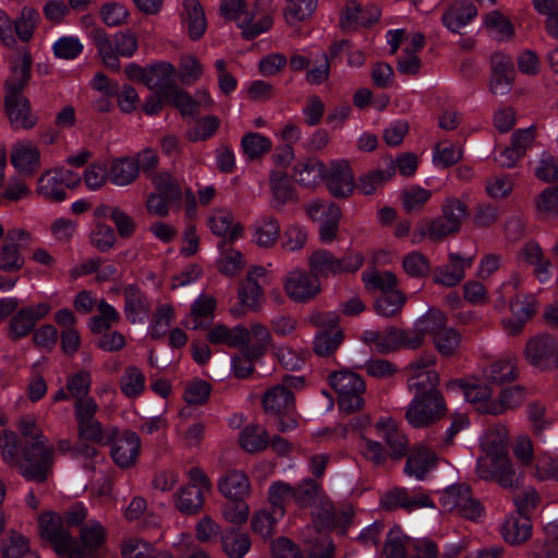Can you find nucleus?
Returning a JSON list of instances; mask_svg holds the SVG:
<instances>
[{
	"instance_id": "bf43d9fd",
	"label": "nucleus",
	"mask_w": 558,
	"mask_h": 558,
	"mask_svg": "<svg viewBox=\"0 0 558 558\" xmlns=\"http://www.w3.org/2000/svg\"><path fill=\"white\" fill-rule=\"evenodd\" d=\"M156 192L162 193L170 199H180L182 196L181 183L167 171L156 172L149 178Z\"/></svg>"
},
{
	"instance_id": "b1692460",
	"label": "nucleus",
	"mask_w": 558,
	"mask_h": 558,
	"mask_svg": "<svg viewBox=\"0 0 558 558\" xmlns=\"http://www.w3.org/2000/svg\"><path fill=\"white\" fill-rule=\"evenodd\" d=\"M209 230L226 241L233 242L242 236L243 228L234 222L232 213L226 208H218L210 213L207 219Z\"/></svg>"
},
{
	"instance_id": "f8f14e48",
	"label": "nucleus",
	"mask_w": 558,
	"mask_h": 558,
	"mask_svg": "<svg viewBox=\"0 0 558 558\" xmlns=\"http://www.w3.org/2000/svg\"><path fill=\"white\" fill-rule=\"evenodd\" d=\"M283 289L292 301L305 303L319 294L322 283L311 270L298 268L286 276Z\"/></svg>"
},
{
	"instance_id": "2eb2a0df",
	"label": "nucleus",
	"mask_w": 558,
	"mask_h": 558,
	"mask_svg": "<svg viewBox=\"0 0 558 558\" xmlns=\"http://www.w3.org/2000/svg\"><path fill=\"white\" fill-rule=\"evenodd\" d=\"M245 335L242 336L239 347L243 354L251 360H258L265 355L272 343L269 329L262 323L254 322L248 327L242 325Z\"/></svg>"
},
{
	"instance_id": "13d9d810",
	"label": "nucleus",
	"mask_w": 558,
	"mask_h": 558,
	"mask_svg": "<svg viewBox=\"0 0 558 558\" xmlns=\"http://www.w3.org/2000/svg\"><path fill=\"white\" fill-rule=\"evenodd\" d=\"M225 553L230 558H242L251 548V539L244 533L226 532L221 537Z\"/></svg>"
},
{
	"instance_id": "69168bd1",
	"label": "nucleus",
	"mask_w": 558,
	"mask_h": 558,
	"mask_svg": "<svg viewBox=\"0 0 558 558\" xmlns=\"http://www.w3.org/2000/svg\"><path fill=\"white\" fill-rule=\"evenodd\" d=\"M216 301L210 295L202 294L199 295L193 303L191 308V319L192 323L187 322V324H192L193 329L201 328L204 324V320L211 317V314L215 310Z\"/></svg>"
},
{
	"instance_id": "a878e982",
	"label": "nucleus",
	"mask_w": 558,
	"mask_h": 558,
	"mask_svg": "<svg viewBox=\"0 0 558 558\" xmlns=\"http://www.w3.org/2000/svg\"><path fill=\"white\" fill-rule=\"evenodd\" d=\"M377 428L388 448V454L396 460L407 456L409 451V440L404 433L398 427L392 418L379 421Z\"/></svg>"
},
{
	"instance_id": "3c124183",
	"label": "nucleus",
	"mask_w": 558,
	"mask_h": 558,
	"mask_svg": "<svg viewBox=\"0 0 558 558\" xmlns=\"http://www.w3.org/2000/svg\"><path fill=\"white\" fill-rule=\"evenodd\" d=\"M123 558H173L168 551H157L147 542L131 537L122 545Z\"/></svg>"
},
{
	"instance_id": "20e7f679",
	"label": "nucleus",
	"mask_w": 558,
	"mask_h": 558,
	"mask_svg": "<svg viewBox=\"0 0 558 558\" xmlns=\"http://www.w3.org/2000/svg\"><path fill=\"white\" fill-rule=\"evenodd\" d=\"M94 41L104 63L111 69L119 68V58H130L137 50V37L130 31L108 36L101 28L93 32Z\"/></svg>"
},
{
	"instance_id": "6ab92c4d",
	"label": "nucleus",
	"mask_w": 558,
	"mask_h": 558,
	"mask_svg": "<svg viewBox=\"0 0 558 558\" xmlns=\"http://www.w3.org/2000/svg\"><path fill=\"white\" fill-rule=\"evenodd\" d=\"M303 380L300 377H289L283 385H276L268 389L263 398L264 410L276 415L288 414L293 408V396L288 386H298Z\"/></svg>"
},
{
	"instance_id": "09e8293b",
	"label": "nucleus",
	"mask_w": 558,
	"mask_h": 558,
	"mask_svg": "<svg viewBox=\"0 0 558 558\" xmlns=\"http://www.w3.org/2000/svg\"><path fill=\"white\" fill-rule=\"evenodd\" d=\"M272 17L268 13H257L250 11L240 20L238 26L242 29L245 38L252 39L262 33L268 31L272 25Z\"/></svg>"
},
{
	"instance_id": "f257e3e1",
	"label": "nucleus",
	"mask_w": 558,
	"mask_h": 558,
	"mask_svg": "<svg viewBox=\"0 0 558 558\" xmlns=\"http://www.w3.org/2000/svg\"><path fill=\"white\" fill-rule=\"evenodd\" d=\"M19 430L26 441L25 448L21 447L14 432L5 430L0 442L2 459L8 465L17 469L25 480L43 483L51 473L56 448L32 416L20 420Z\"/></svg>"
},
{
	"instance_id": "774afa93",
	"label": "nucleus",
	"mask_w": 558,
	"mask_h": 558,
	"mask_svg": "<svg viewBox=\"0 0 558 558\" xmlns=\"http://www.w3.org/2000/svg\"><path fill=\"white\" fill-rule=\"evenodd\" d=\"M28 541L19 533H11L1 545L3 558H23L31 553Z\"/></svg>"
},
{
	"instance_id": "ddd939ff",
	"label": "nucleus",
	"mask_w": 558,
	"mask_h": 558,
	"mask_svg": "<svg viewBox=\"0 0 558 558\" xmlns=\"http://www.w3.org/2000/svg\"><path fill=\"white\" fill-rule=\"evenodd\" d=\"M39 531L44 539L48 541L58 555H66L73 538L65 530L60 515L46 512L39 517Z\"/></svg>"
},
{
	"instance_id": "f704fd0d",
	"label": "nucleus",
	"mask_w": 558,
	"mask_h": 558,
	"mask_svg": "<svg viewBox=\"0 0 558 558\" xmlns=\"http://www.w3.org/2000/svg\"><path fill=\"white\" fill-rule=\"evenodd\" d=\"M124 312L128 320L132 324L145 323L150 311V304L145 295L130 286L124 290Z\"/></svg>"
},
{
	"instance_id": "0e129e2a",
	"label": "nucleus",
	"mask_w": 558,
	"mask_h": 558,
	"mask_svg": "<svg viewBox=\"0 0 558 558\" xmlns=\"http://www.w3.org/2000/svg\"><path fill=\"white\" fill-rule=\"evenodd\" d=\"M439 383V375L437 372L420 373L416 375H409L408 388L414 395H428L432 392H440L437 389Z\"/></svg>"
},
{
	"instance_id": "0eeeda50",
	"label": "nucleus",
	"mask_w": 558,
	"mask_h": 558,
	"mask_svg": "<svg viewBox=\"0 0 558 558\" xmlns=\"http://www.w3.org/2000/svg\"><path fill=\"white\" fill-rule=\"evenodd\" d=\"M447 411L440 392L414 395L405 411L407 422L414 428L433 425L445 416Z\"/></svg>"
},
{
	"instance_id": "ea45409f",
	"label": "nucleus",
	"mask_w": 558,
	"mask_h": 558,
	"mask_svg": "<svg viewBox=\"0 0 558 558\" xmlns=\"http://www.w3.org/2000/svg\"><path fill=\"white\" fill-rule=\"evenodd\" d=\"M239 301L241 308L234 310L235 315H242L245 311H257L264 301L262 287L255 280L246 279L239 288Z\"/></svg>"
},
{
	"instance_id": "412c9836",
	"label": "nucleus",
	"mask_w": 558,
	"mask_h": 558,
	"mask_svg": "<svg viewBox=\"0 0 558 558\" xmlns=\"http://www.w3.org/2000/svg\"><path fill=\"white\" fill-rule=\"evenodd\" d=\"M51 311V306L47 302L21 308L10 322V337L19 339L28 335L35 324L43 319Z\"/></svg>"
},
{
	"instance_id": "a19ab883",
	"label": "nucleus",
	"mask_w": 558,
	"mask_h": 558,
	"mask_svg": "<svg viewBox=\"0 0 558 558\" xmlns=\"http://www.w3.org/2000/svg\"><path fill=\"white\" fill-rule=\"evenodd\" d=\"M280 227L272 216H262L254 223L253 241L259 247H270L278 240Z\"/></svg>"
},
{
	"instance_id": "4d7b16f0",
	"label": "nucleus",
	"mask_w": 558,
	"mask_h": 558,
	"mask_svg": "<svg viewBox=\"0 0 558 558\" xmlns=\"http://www.w3.org/2000/svg\"><path fill=\"white\" fill-rule=\"evenodd\" d=\"M317 8V0H287L284 19L290 25H295L308 19Z\"/></svg>"
},
{
	"instance_id": "1a4fd4ad",
	"label": "nucleus",
	"mask_w": 558,
	"mask_h": 558,
	"mask_svg": "<svg viewBox=\"0 0 558 558\" xmlns=\"http://www.w3.org/2000/svg\"><path fill=\"white\" fill-rule=\"evenodd\" d=\"M440 506L444 511L454 512L458 515L476 520L482 515L483 507L472 496L471 488L466 484H454L447 487L440 496Z\"/></svg>"
},
{
	"instance_id": "5fc2aeb1",
	"label": "nucleus",
	"mask_w": 558,
	"mask_h": 558,
	"mask_svg": "<svg viewBox=\"0 0 558 558\" xmlns=\"http://www.w3.org/2000/svg\"><path fill=\"white\" fill-rule=\"evenodd\" d=\"M241 147L250 159H257L270 151L272 142L263 134L250 132L242 137Z\"/></svg>"
},
{
	"instance_id": "603ef678",
	"label": "nucleus",
	"mask_w": 558,
	"mask_h": 558,
	"mask_svg": "<svg viewBox=\"0 0 558 558\" xmlns=\"http://www.w3.org/2000/svg\"><path fill=\"white\" fill-rule=\"evenodd\" d=\"M294 486L278 481L270 485L268 489V500L271 509L276 511L277 517H283L286 513V505L293 501Z\"/></svg>"
},
{
	"instance_id": "f3484780",
	"label": "nucleus",
	"mask_w": 558,
	"mask_h": 558,
	"mask_svg": "<svg viewBox=\"0 0 558 558\" xmlns=\"http://www.w3.org/2000/svg\"><path fill=\"white\" fill-rule=\"evenodd\" d=\"M310 270L319 279L336 277L349 269L345 256H336L330 251L319 248L307 258Z\"/></svg>"
},
{
	"instance_id": "864d4df0",
	"label": "nucleus",
	"mask_w": 558,
	"mask_h": 558,
	"mask_svg": "<svg viewBox=\"0 0 558 558\" xmlns=\"http://www.w3.org/2000/svg\"><path fill=\"white\" fill-rule=\"evenodd\" d=\"M268 444L267 432L258 425H247L240 433V445L247 452L262 451Z\"/></svg>"
},
{
	"instance_id": "c756f323",
	"label": "nucleus",
	"mask_w": 558,
	"mask_h": 558,
	"mask_svg": "<svg viewBox=\"0 0 558 558\" xmlns=\"http://www.w3.org/2000/svg\"><path fill=\"white\" fill-rule=\"evenodd\" d=\"M512 318L505 323L511 335L520 333L525 323L535 314V300L533 295H518L511 301Z\"/></svg>"
},
{
	"instance_id": "473e14b6",
	"label": "nucleus",
	"mask_w": 558,
	"mask_h": 558,
	"mask_svg": "<svg viewBox=\"0 0 558 558\" xmlns=\"http://www.w3.org/2000/svg\"><path fill=\"white\" fill-rule=\"evenodd\" d=\"M501 534L505 541L512 545L526 542L532 535L530 517L511 513L501 525Z\"/></svg>"
},
{
	"instance_id": "72a5a7b5",
	"label": "nucleus",
	"mask_w": 558,
	"mask_h": 558,
	"mask_svg": "<svg viewBox=\"0 0 558 558\" xmlns=\"http://www.w3.org/2000/svg\"><path fill=\"white\" fill-rule=\"evenodd\" d=\"M436 454L424 446L415 447L410 454L404 466V472L410 476L423 480L425 474L436 466Z\"/></svg>"
},
{
	"instance_id": "cd10ccee",
	"label": "nucleus",
	"mask_w": 558,
	"mask_h": 558,
	"mask_svg": "<svg viewBox=\"0 0 558 558\" xmlns=\"http://www.w3.org/2000/svg\"><path fill=\"white\" fill-rule=\"evenodd\" d=\"M324 181L330 194L344 198L349 191V162L345 159L331 160L326 165Z\"/></svg>"
},
{
	"instance_id": "8fccbe9b",
	"label": "nucleus",
	"mask_w": 558,
	"mask_h": 558,
	"mask_svg": "<svg viewBox=\"0 0 558 558\" xmlns=\"http://www.w3.org/2000/svg\"><path fill=\"white\" fill-rule=\"evenodd\" d=\"M324 496V492L314 480L305 478L294 486L293 502L300 508L315 507Z\"/></svg>"
},
{
	"instance_id": "a211bd4d",
	"label": "nucleus",
	"mask_w": 558,
	"mask_h": 558,
	"mask_svg": "<svg viewBox=\"0 0 558 558\" xmlns=\"http://www.w3.org/2000/svg\"><path fill=\"white\" fill-rule=\"evenodd\" d=\"M81 544L73 539L68 551L69 558H94V551L105 542L106 533L98 521L87 522L81 530Z\"/></svg>"
},
{
	"instance_id": "4468645a",
	"label": "nucleus",
	"mask_w": 558,
	"mask_h": 558,
	"mask_svg": "<svg viewBox=\"0 0 558 558\" xmlns=\"http://www.w3.org/2000/svg\"><path fill=\"white\" fill-rule=\"evenodd\" d=\"M473 263L474 256L463 257L458 253H449L447 263L434 269V282L447 288L456 287L465 278Z\"/></svg>"
},
{
	"instance_id": "6e6552de",
	"label": "nucleus",
	"mask_w": 558,
	"mask_h": 558,
	"mask_svg": "<svg viewBox=\"0 0 558 558\" xmlns=\"http://www.w3.org/2000/svg\"><path fill=\"white\" fill-rule=\"evenodd\" d=\"M81 183V177L69 169L53 168L45 171L37 181L36 193L50 202H62L66 189H74Z\"/></svg>"
},
{
	"instance_id": "c9c22d12",
	"label": "nucleus",
	"mask_w": 558,
	"mask_h": 558,
	"mask_svg": "<svg viewBox=\"0 0 558 558\" xmlns=\"http://www.w3.org/2000/svg\"><path fill=\"white\" fill-rule=\"evenodd\" d=\"M517 364L511 356H501L483 371L484 378L494 385L511 383L517 378Z\"/></svg>"
},
{
	"instance_id": "4be33fe9",
	"label": "nucleus",
	"mask_w": 558,
	"mask_h": 558,
	"mask_svg": "<svg viewBox=\"0 0 558 558\" xmlns=\"http://www.w3.org/2000/svg\"><path fill=\"white\" fill-rule=\"evenodd\" d=\"M141 438L132 430H124L113 440L111 457L120 468H130L135 464L141 451Z\"/></svg>"
},
{
	"instance_id": "6e6d98bb",
	"label": "nucleus",
	"mask_w": 558,
	"mask_h": 558,
	"mask_svg": "<svg viewBox=\"0 0 558 558\" xmlns=\"http://www.w3.org/2000/svg\"><path fill=\"white\" fill-rule=\"evenodd\" d=\"M165 101L174 106L182 116H194L197 113V102L194 98L179 87H169L163 90Z\"/></svg>"
},
{
	"instance_id": "5701e85b",
	"label": "nucleus",
	"mask_w": 558,
	"mask_h": 558,
	"mask_svg": "<svg viewBox=\"0 0 558 558\" xmlns=\"http://www.w3.org/2000/svg\"><path fill=\"white\" fill-rule=\"evenodd\" d=\"M492 77L489 89L495 95L507 94L514 80V68L511 58L501 52L492 54L490 58Z\"/></svg>"
},
{
	"instance_id": "c03bdc74",
	"label": "nucleus",
	"mask_w": 558,
	"mask_h": 558,
	"mask_svg": "<svg viewBox=\"0 0 558 558\" xmlns=\"http://www.w3.org/2000/svg\"><path fill=\"white\" fill-rule=\"evenodd\" d=\"M362 280L367 290H377L380 294L393 291L399 286L397 276L388 270H365L362 274Z\"/></svg>"
},
{
	"instance_id": "393cba45",
	"label": "nucleus",
	"mask_w": 558,
	"mask_h": 558,
	"mask_svg": "<svg viewBox=\"0 0 558 558\" xmlns=\"http://www.w3.org/2000/svg\"><path fill=\"white\" fill-rule=\"evenodd\" d=\"M141 73V81L151 90H166L174 81L175 68L166 61L157 62L145 69L135 68Z\"/></svg>"
},
{
	"instance_id": "e2e57ef3",
	"label": "nucleus",
	"mask_w": 558,
	"mask_h": 558,
	"mask_svg": "<svg viewBox=\"0 0 558 558\" xmlns=\"http://www.w3.org/2000/svg\"><path fill=\"white\" fill-rule=\"evenodd\" d=\"M173 317L174 308L170 304L158 305L148 327L149 336L154 339L163 337Z\"/></svg>"
},
{
	"instance_id": "7c9ffc66",
	"label": "nucleus",
	"mask_w": 558,
	"mask_h": 558,
	"mask_svg": "<svg viewBox=\"0 0 558 558\" xmlns=\"http://www.w3.org/2000/svg\"><path fill=\"white\" fill-rule=\"evenodd\" d=\"M477 15L476 7L466 0L452 3L442 14V24L451 32H459Z\"/></svg>"
},
{
	"instance_id": "39448f33",
	"label": "nucleus",
	"mask_w": 558,
	"mask_h": 558,
	"mask_svg": "<svg viewBox=\"0 0 558 558\" xmlns=\"http://www.w3.org/2000/svg\"><path fill=\"white\" fill-rule=\"evenodd\" d=\"M448 389H459L465 400L475 405L476 410L481 413L499 415L506 411L509 401L507 397L509 393H514L515 390L512 388L502 389L499 396V400H492V390L484 384L465 383L462 379H453L448 383Z\"/></svg>"
},
{
	"instance_id": "c85d7f7f",
	"label": "nucleus",
	"mask_w": 558,
	"mask_h": 558,
	"mask_svg": "<svg viewBox=\"0 0 558 558\" xmlns=\"http://www.w3.org/2000/svg\"><path fill=\"white\" fill-rule=\"evenodd\" d=\"M182 23L189 37L199 39L206 32L207 21L198 0H184L182 3Z\"/></svg>"
},
{
	"instance_id": "9d476101",
	"label": "nucleus",
	"mask_w": 558,
	"mask_h": 558,
	"mask_svg": "<svg viewBox=\"0 0 558 558\" xmlns=\"http://www.w3.org/2000/svg\"><path fill=\"white\" fill-rule=\"evenodd\" d=\"M446 316L439 311H429L425 315L424 330L433 337L437 351L446 357L452 356L460 345L461 337L446 325Z\"/></svg>"
},
{
	"instance_id": "37998d69",
	"label": "nucleus",
	"mask_w": 558,
	"mask_h": 558,
	"mask_svg": "<svg viewBox=\"0 0 558 558\" xmlns=\"http://www.w3.org/2000/svg\"><path fill=\"white\" fill-rule=\"evenodd\" d=\"M119 387L123 396L135 399L143 395L146 388L144 373L134 365H129L123 371L119 380Z\"/></svg>"
},
{
	"instance_id": "79ce46f5",
	"label": "nucleus",
	"mask_w": 558,
	"mask_h": 558,
	"mask_svg": "<svg viewBox=\"0 0 558 558\" xmlns=\"http://www.w3.org/2000/svg\"><path fill=\"white\" fill-rule=\"evenodd\" d=\"M405 302V294L398 288L380 294L374 303V310L381 317L392 318L401 314Z\"/></svg>"
},
{
	"instance_id": "aec40b11",
	"label": "nucleus",
	"mask_w": 558,
	"mask_h": 558,
	"mask_svg": "<svg viewBox=\"0 0 558 558\" xmlns=\"http://www.w3.org/2000/svg\"><path fill=\"white\" fill-rule=\"evenodd\" d=\"M380 506L386 510L402 508L407 511L435 507L433 500L426 494L417 493L411 495L408 489L401 487L386 492L380 498Z\"/></svg>"
},
{
	"instance_id": "7ed1b4c3",
	"label": "nucleus",
	"mask_w": 558,
	"mask_h": 558,
	"mask_svg": "<svg viewBox=\"0 0 558 558\" xmlns=\"http://www.w3.org/2000/svg\"><path fill=\"white\" fill-rule=\"evenodd\" d=\"M476 474L481 480L495 481L504 488H512L518 483L515 470L502 445L488 447L485 456L477 459Z\"/></svg>"
},
{
	"instance_id": "423d86ee",
	"label": "nucleus",
	"mask_w": 558,
	"mask_h": 558,
	"mask_svg": "<svg viewBox=\"0 0 558 558\" xmlns=\"http://www.w3.org/2000/svg\"><path fill=\"white\" fill-rule=\"evenodd\" d=\"M440 209L441 215L429 222L426 231L428 239L434 242L457 234L469 216L468 205L458 197L445 198Z\"/></svg>"
},
{
	"instance_id": "bb28decb",
	"label": "nucleus",
	"mask_w": 558,
	"mask_h": 558,
	"mask_svg": "<svg viewBox=\"0 0 558 558\" xmlns=\"http://www.w3.org/2000/svg\"><path fill=\"white\" fill-rule=\"evenodd\" d=\"M11 162L20 172L33 173L40 167V150L32 141H20L12 146Z\"/></svg>"
},
{
	"instance_id": "a18cd8bd",
	"label": "nucleus",
	"mask_w": 558,
	"mask_h": 558,
	"mask_svg": "<svg viewBox=\"0 0 558 558\" xmlns=\"http://www.w3.org/2000/svg\"><path fill=\"white\" fill-rule=\"evenodd\" d=\"M393 175V165H387L386 169H374L361 175L355 187L363 195H372Z\"/></svg>"
},
{
	"instance_id": "e433bc0d",
	"label": "nucleus",
	"mask_w": 558,
	"mask_h": 558,
	"mask_svg": "<svg viewBox=\"0 0 558 558\" xmlns=\"http://www.w3.org/2000/svg\"><path fill=\"white\" fill-rule=\"evenodd\" d=\"M138 167L134 157H122L112 160L109 179L117 186H126L138 177Z\"/></svg>"
},
{
	"instance_id": "680f3d73",
	"label": "nucleus",
	"mask_w": 558,
	"mask_h": 558,
	"mask_svg": "<svg viewBox=\"0 0 558 558\" xmlns=\"http://www.w3.org/2000/svg\"><path fill=\"white\" fill-rule=\"evenodd\" d=\"M78 436L99 445H106L112 440L114 432L105 430L96 420H88L77 424Z\"/></svg>"
},
{
	"instance_id": "49530a36",
	"label": "nucleus",
	"mask_w": 558,
	"mask_h": 558,
	"mask_svg": "<svg viewBox=\"0 0 558 558\" xmlns=\"http://www.w3.org/2000/svg\"><path fill=\"white\" fill-rule=\"evenodd\" d=\"M204 496L197 487L184 486L174 495L175 508L184 514H196L204 506Z\"/></svg>"
},
{
	"instance_id": "9b49d317",
	"label": "nucleus",
	"mask_w": 558,
	"mask_h": 558,
	"mask_svg": "<svg viewBox=\"0 0 558 558\" xmlns=\"http://www.w3.org/2000/svg\"><path fill=\"white\" fill-rule=\"evenodd\" d=\"M311 220L319 223V240L325 244L336 241L339 232L341 213L339 207L322 201H312L306 206Z\"/></svg>"
},
{
	"instance_id": "dca6fc26",
	"label": "nucleus",
	"mask_w": 558,
	"mask_h": 558,
	"mask_svg": "<svg viewBox=\"0 0 558 558\" xmlns=\"http://www.w3.org/2000/svg\"><path fill=\"white\" fill-rule=\"evenodd\" d=\"M366 384L363 377L351 371V429L363 432L372 425V417L364 412Z\"/></svg>"
},
{
	"instance_id": "f03ea898",
	"label": "nucleus",
	"mask_w": 558,
	"mask_h": 558,
	"mask_svg": "<svg viewBox=\"0 0 558 558\" xmlns=\"http://www.w3.org/2000/svg\"><path fill=\"white\" fill-rule=\"evenodd\" d=\"M31 59L27 54L19 58L13 66V78L5 84L4 111L13 130H31L38 123V114L22 93L29 77Z\"/></svg>"
},
{
	"instance_id": "4c0bfd02",
	"label": "nucleus",
	"mask_w": 558,
	"mask_h": 558,
	"mask_svg": "<svg viewBox=\"0 0 558 558\" xmlns=\"http://www.w3.org/2000/svg\"><path fill=\"white\" fill-rule=\"evenodd\" d=\"M326 165L317 158H308L295 168L294 177L304 186L314 187L324 181Z\"/></svg>"
},
{
	"instance_id": "052dcab7",
	"label": "nucleus",
	"mask_w": 558,
	"mask_h": 558,
	"mask_svg": "<svg viewBox=\"0 0 558 558\" xmlns=\"http://www.w3.org/2000/svg\"><path fill=\"white\" fill-rule=\"evenodd\" d=\"M99 16L102 23L107 26L117 27L128 22L130 11L123 3L108 1L101 4Z\"/></svg>"
},
{
	"instance_id": "338daca9",
	"label": "nucleus",
	"mask_w": 558,
	"mask_h": 558,
	"mask_svg": "<svg viewBox=\"0 0 558 558\" xmlns=\"http://www.w3.org/2000/svg\"><path fill=\"white\" fill-rule=\"evenodd\" d=\"M342 340V332L336 329L319 331L314 338L313 350L317 355H329L339 347Z\"/></svg>"
},
{
	"instance_id": "2f4dec72",
	"label": "nucleus",
	"mask_w": 558,
	"mask_h": 558,
	"mask_svg": "<svg viewBox=\"0 0 558 558\" xmlns=\"http://www.w3.org/2000/svg\"><path fill=\"white\" fill-rule=\"evenodd\" d=\"M218 488L230 500H243L250 494L251 484L243 471L231 470L220 478Z\"/></svg>"
},
{
	"instance_id": "de8ad7c7",
	"label": "nucleus",
	"mask_w": 558,
	"mask_h": 558,
	"mask_svg": "<svg viewBox=\"0 0 558 558\" xmlns=\"http://www.w3.org/2000/svg\"><path fill=\"white\" fill-rule=\"evenodd\" d=\"M245 335L242 330V325H236L229 328L225 325H214L207 332V340L211 344H223L231 348H239L241 345L242 336Z\"/></svg>"
},
{
	"instance_id": "58836bf2",
	"label": "nucleus",
	"mask_w": 558,
	"mask_h": 558,
	"mask_svg": "<svg viewBox=\"0 0 558 558\" xmlns=\"http://www.w3.org/2000/svg\"><path fill=\"white\" fill-rule=\"evenodd\" d=\"M313 519L315 526H308L306 531L302 533V537L306 543L312 542L311 538L308 537L312 532L330 529L335 524V508L326 496L319 499V502L313 508Z\"/></svg>"
}]
</instances>
